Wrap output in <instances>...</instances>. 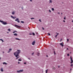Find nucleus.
<instances>
[{
  "label": "nucleus",
  "instance_id": "1",
  "mask_svg": "<svg viewBox=\"0 0 73 73\" xmlns=\"http://www.w3.org/2000/svg\"><path fill=\"white\" fill-rule=\"evenodd\" d=\"M16 52H15V53H14V56H15L16 57H17L18 56H19V54H20V53L21 52L20 50H18Z\"/></svg>",
  "mask_w": 73,
  "mask_h": 73
},
{
  "label": "nucleus",
  "instance_id": "2",
  "mask_svg": "<svg viewBox=\"0 0 73 73\" xmlns=\"http://www.w3.org/2000/svg\"><path fill=\"white\" fill-rule=\"evenodd\" d=\"M0 22L3 23V25H7V23L6 22H4L3 21H1L0 20Z\"/></svg>",
  "mask_w": 73,
  "mask_h": 73
},
{
  "label": "nucleus",
  "instance_id": "3",
  "mask_svg": "<svg viewBox=\"0 0 73 73\" xmlns=\"http://www.w3.org/2000/svg\"><path fill=\"white\" fill-rule=\"evenodd\" d=\"M15 27H16L17 28H21V27L19 26L16 25H15Z\"/></svg>",
  "mask_w": 73,
  "mask_h": 73
},
{
  "label": "nucleus",
  "instance_id": "4",
  "mask_svg": "<svg viewBox=\"0 0 73 73\" xmlns=\"http://www.w3.org/2000/svg\"><path fill=\"white\" fill-rule=\"evenodd\" d=\"M70 60H71V62H70V64H72V63H73V60H72V56H70Z\"/></svg>",
  "mask_w": 73,
  "mask_h": 73
},
{
  "label": "nucleus",
  "instance_id": "5",
  "mask_svg": "<svg viewBox=\"0 0 73 73\" xmlns=\"http://www.w3.org/2000/svg\"><path fill=\"white\" fill-rule=\"evenodd\" d=\"M23 72V70L17 71V72Z\"/></svg>",
  "mask_w": 73,
  "mask_h": 73
},
{
  "label": "nucleus",
  "instance_id": "6",
  "mask_svg": "<svg viewBox=\"0 0 73 73\" xmlns=\"http://www.w3.org/2000/svg\"><path fill=\"white\" fill-rule=\"evenodd\" d=\"M63 44H64V43H63V42H62V43L60 44V45H61L62 46H64V45H63Z\"/></svg>",
  "mask_w": 73,
  "mask_h": 73
},
{
  "label": "nucleus",
  "instance_id": "7",
  "mask_svg": "<svg viewBox=\"0 0 73 73\" xmlns=\"http://www.w3.org/2000/svg\"><path fill=\"white\" fill-rule=\"evenodd\" d=\"M35 42H36L35 41H33V42L32 43V45H34L35 44Z\"/></svg>",
  "mask_w": 73,
  "mask_h": 73
},
{
  "label": "nucleus",
  "instance_id": "8",
  "mask_svg": "<svg viewBox=\"0 0 73 73\" xmlns=\"http://www.w3.org/2000/svg\"><path fill=\"white\" fill-rule=\"evenodd\" d=\"M12 50V49L10 48L9 49V50L8 51V53H9Z\"/></svg>",
  "mask_w": 73,
  "mask_h": 73
},
{
  "label": "nucleus",
  "instance_id": "9",
  "mask_svg": "<svg viewBox=\"0 0 73 73\" xmlns=\"http://www.w3.org/2000/svg\"><path fill=\"white\" fill-rule=\"evenodd\" d=\"M19 20V19L18 18H17V19L15 20V21H17Z\"/></svg>",
  "mask_w": 73,
  "mask_h": 73
},
{
  "label": "nucleus",
  "instance_id": "10",
  "mask_svg": "<svg viewBox=\"0 0 73 73\" xmlns=\"http://www.w3.org/2000/svg\"><path fill=\"white\" fill-rule=\"evenodd\" d=\"M15 13V11H13L12 12V15H14Z\"/></svg>",
  "mask_w": 73,
  "mask_h": 73
},
{
  "label": "nucleus",
  "instance_id": "11",
  "mask_svg": "<svg viewBox=\"0 0 73 73\" xmlns=\"http://www.w3.org/2000/svg\"><path fill=\"white\" fill-rule=\"evenodd\" d=\"M14 35L15 36H17V34L16 33H15L14 34Z\"/></svg>",
  "mask_w": 73,
  "mask_h": 73
},
{
  "label": "nucleus",
  "instance_id": "12",
  "mask_svg": "<svg viewBox=\"0 0 73 73\" xmlns=\"http://www.w3.org/2000/svg\"><path fill=\"white\" fill-rule=\"evenodd\" d=\"M37 54L38 56H39V55L40 54V52H38L37 53Z\"/></svg>",
  "mask_w": 73,
  "mask_h": 73
},
{
  "label": "nucleus",
  "instance_id": "13",
  "mask_svg": "<svg viewBox=\"0 0 73 73\" xmlns=\"http://www.w3.org/2000/svg\"><path fill=\"white\" fill-rule=\"evenodd\" d=\"M1 72H3L4 70H3V68H1Z\"/></svg>",
  "mask_w": 73,
  "mask_h": 73
},
{
  "label": "nucleus",
  "instance_id": "14",
  "mask_svg": "<svg viewBox=\"0 0 73 73\" xmlns=\"http://www.w3.org/2000/svg\"><path fill=\"white\" fill-rule=\"evenodd\" d=\"M3 64H6V65H7V63H6L5 62H4L3 63Z\"/></svg>",
  "mask_w": 73,
  "mask_h": 73
},
{
  "label": "nucleus",
  "instance_id": "15",
  "mask_svg": "<svg viewBox=\"0 0 73 73\" xmlns=\"http://www.w3.org/2000/svg\"><path fill=\"white\" fill-rule=\"evenodd\" d=\"M52 3V1L51 0H50V2H49V3Z\"/></svg>",
  "mask_w": 73,
  "mask_h": 73
},
{
  "label": "nucleus",
  "instance_id": "16",
  "mask_svg": "<svg viewBox=\"0 0 73 73\" xmlns=\"http://www.w3.org/2000/svg\"><path fill=\"white\" fill-rule=\"evenodd\" d=\"M0 40H1V41H2V42H4V41L3 40L1 39H0Z\"/></svg>",
  "mask_w": 73,
  "mask_h": 73
},
{
  "label": "nucleus",
  "instance_id": "17",
  "mask_svg": "<svg viewBox=\"0 0 73 73\" xmlns=\"http://www.w3.org/2000/svg\"><path fill=\"white\" fill-rule=\"evenodd\" d=\"M48 69L45 70L46 73H48Z\"/></svg>",
  "mask_w": 73,
  "mask_h": 73
},
{
  "label": "nucleus",
  "instance_id": "18",
  "mask_svg": "<svg viewBox=\"0 0 73 73\" xmlns=\"http://www.w3.org/2000/svg\"><path fill=\"white\" fill-rule=\"evenodd\" d=\"M57 33V34L55 35V37L56 38L57 37V36H58V33Z\"/></svg>",
  "mask_w": 73,
  "mask_h": 73
},
{
  "label": "nucleus",
  "instance_id": "19",
  "mask_svg": "<svg viewBox=\"0 0 73 73\" xmlns=\"http://www.w3.org/2000/svg\"><path fill=\"white\" fill-rule=\"evenodd\" d=\"M15 40H20V39L18 38H16Z\"/></svg>",
  "mask_w": 73,
  "mask_h": 73
},
{
  "label": "nucleus",
  "instance_id": "20",
  "mask_svg": "<svg viewBox=\"0 0 73 73\" xmlns=\"http://www.w3.org/2000/svg\"><path fill=\"white\" fill-rule=\"evenodd\" d=\"M54 8H52V11H54Z\"/></svg>",
  "mask_w": 73,
  "mask_h": 73
},
{
  "label": "nucleus",
  "instance_id": "21",
  "mask_svg": "<svg viewBox=\"0 0 73 73\" xmlns=\"http://www.w3.org/2000/svg\"><path fill=\"white\" fill-rule=\"evenodd\" d=\"M8 31H9V32H11V30L9 29H8Z\"/></svg>",
  "mask_w": 73,
  "mask_h": 73
},
{
  "label": "nucleus",
  "instance_id": "22",
  "mask_svg": "<svg viewBox=\"0 0 73 73\" xmlns=\"http://www.w3.org/2000/svg\"><path fill=\"white\" fill-rule=\"evenodd\" d=\"M33 36H35V33H33Z\"/></svg>",
  "mask_w": 73,
  "mask_h": 73
},
{
  "label": "nucleus",
  "instance_id": "23",
  "mask_svg": "<svg viewBox=\"0 0 73 73\" xmlns=\"http://www.w3.org/2000/svg\"><path fill=\"white\" fill-rule=\"evenodd\" d=\"M21 23H24V22L23 21H21Z\"/></svg>",
  "mask_w": 73,
  "mask_h": 73
},
{
  "label": "nucleus",
  "instance_id": "24",
  "mask_svg": "<svg viewBox=\"0 0 73 73\" xmlns=\"http://www.w3.org/2000/svg\"><path fill=\"white\" fill-rule=\"evenodd\" d=\"M19 59L18 60V61H21V59Z\"/></svg>",
  "mask_w": 73,
  "mask_h": 73
},
{
  "label": "nucleus",
  "instance_id": "25",
  "mask_svg": "<svg viewBox=\"0 0 73 73\" xmlns=\"http://www.w3.org/2000/svg\"><path fill=\"white\" fill-rule=\"evenodd\" d=\"M52 68H53V69H54H54H56V68H55V67H53Z\"/></svg>",
  "mask_w": 73,
  "mask_h": 73
},
{
  "label": "nucleus",
  "instance_id": "26",
  "mask_svg": "<svg viewBox=\"0 0 73 73\" xmlns=\"http://www.w3.org/2000/svg\"><path fill=\"white\" fill-rule=\"evenodd\" d=\"M71 66H73V64H71Z\"/></svg>",
  "mask_w": 73,
  "mask_h": 73
},
{
  "label": "nucleus",
  "instance_id": "27",
  "mask_svg": "<svg viewBox=\"0 0 73 73\" xmlns=\"http://www.w3.org/2000/svg\"><path fill=\"white\" fill-rule=\"evenodd\" d=\"M15 32H16V31H13V33H15Z\"/></svg>",
  "mask_w": 73,
  "mask_h": 73
},
{
  "label": "nucleus",
  "instance_id": "28",
  "mask_svg": "<svg viewBox=\"0 0 73 73\" xmlns=\"http://www.w3.org/2000/svg\"><path fill=\"white\" fill-rule=\"evenodd\" d=\"M31 19L32 20V19H35V18H31Z\"/></svg>",
  "mask_w": 73,
  "mask_h": 73
},
{
  "label": "nucleus",
  "instance_id": "29",
  "mask_svg": "<svg viewBox=\"0 0 73 73\" xmlns=\"http://www.w3.org/2000/svg\"><path fill=\"white\" fill-rule=\"evenodd\" d=\"M32 34L31 33H29L30 35H32Z\"/></svg>",
  "mask_w": 73,
  "mask_h": 73
},
{
  "label": "nucleus",
  "instance_id": "30",
  "mask_svg": "<svg viewBox=\"0 0 73 73\" xmlns=\"http://www.w3.org/2000/svg\"><path fill=\"white\" fill-rule=\"evenodd\" d=\"M48 35H49V36H50V33H48Z\"/></svg>",
  "mask_w": 73,
  "mask_h": 73
},
{
  "label": "nucleus",
  "instance_id": "31",
  "mask_svg": "<svg viewBox=\"0 0 73 73\" xmlns=\"http://www.w3.org/2000/svg\"><path fill=\"white\" fill-rule=\"evenodd\" d=\"M19 57H17V58H16V60H17V58H19Z\"/></svg>",
  "mask_w": 73,
  "mask_h": 73
},
{
  "label": "nucleus",
  "instance_id": "32",
  "mask_svg": "<svg viewBox=\"0 0 73 73\" xmlns=\"http://www.w3.org/2000/svg\"><path fill=\"white\" fill-rule=\"evenodd\" d=\"M17 22L18 23H20V21H17Z\"/></svg>",
  "mask_w": 73,
  "mask_h": 73
},
{
  "label": "nucleus",
  "instance_id": "33",
  "mask_svg": "<svg viewBox=\"0 0 73 73\" xmlns=\"http://www.w3.org/2000/svg\"><path fill=\"white\" fill-rule=\"evenodd\" d=\"M64 20H65V19H66V18H65V17H64Z\"/></svg>",
  "mask_w": 73,
  "mask_h": 73
},
{
  "label": "nucleus",
  "instance_id": "34",
  "mask_svg": "<svg viewBox=\"0 0 73 73\" xmlns=\"http://www.w3.org/2000/svg\"><path fill=\"white\" fill-rule=\"evenodd\" d=\"M32 54V55H33V54H34V52Z\"/></svg>",
  "mask_w": 73,
  "mask_h": 73
},
{
  "label": "nucleus",
  "instance_id": "35",
  "mask_svg": "<svg viewBox=\"0 0 73 73\" xmlns=\"http://www.w3.org/2000/svg\"><path fill=\"white\" fill-rule=\"evenodd\" d=\"M67 56H69V54H68Z\"/></svg>",
  "mask_w": 73,
  "mask_h": 73
},
{
  "label": "nucleus",
  "instance_id": "36",
  "mask_svg": "<svg viewBox=\"0 0 73 73\" xmlns=\"http://www.w3.org/2000/svg\"><path fill=\"white\" fill-rule=\"evenodd\" d=\"M39 21H40V22H41V20H40V19L39 20Z\"/></svg>",
  "mask_w": 73,
  "mask_h": 73
},
{
  "label": "nucleus",
  "instance_id": "37",
  "mask_svg": "<svg viewBox=\"0 0 73 73\" xmlns=\"http://www.w3.org/2000/svg\"><path fill=\"white\" fill-rule=\"evenodd\" d=\"M69 39H67V41L68 42L69 41Z\"/></svg>",
  "mask_w": 73,
  "mask_h": 73
},
{
  "label": "nucleus",
  "instance_id": "38",
  "mask_svg": "<svg viewBox=\"0 0 73 73\" xmlns=\"http://www.w3.org/2000/svg\"><path fill=\"white\" fill-rule=\"evenodd\" d=\"M11 17H12V18H13V17L12 16H11Z\"/></svg>",
  "mask_w": 73,
  "mask_h": 73
},
{
  "label": "nucleus",
  "instance_id": "39",
  "mask_svg": "<svg viewBox=\"0 0 73 73\" xmlns=\"http://www.w3.org/2000/svg\"><path fill=\"white\" fill-rule=\"evenodd\" d=\"M49 12H51V11H50V10H49Z\"/></svg>",
  "mask_w": 73,
  "mask_h": 73
},
{
  "label": "nucleus",
  "instance_id": "40",
  "mask_svg": "<svg viewBox=\"0 0 73 73\" xmlns=\"http://www.w3.org/2000/svg\"><path fill=\"white\" fill-rule=\"evenodd\" d=\"M54 54H56V53L55 52V51H54Z\"/></svg>",
  "mask_w": 73,
  "mask_h": 73
},
{
  "label": "nucleus",
  "instance_id": "41",
  "mask_svg": "<svg viewBox=\"0 0 73 73\" xmlns=\"http://www.w3.org/2000/svg\"><path fill=\"white\" fill-rule=\"evenodd\" d=\"M63 22H64V23H65V21L64 20H63Z\"/></svg>",
  "mask_w": 73,
  "mask_h": 73
},
{
  "label": "nucleus",
  "instance_id": "42",
  "mask_svg": "<svg viewBox=\"0 0 73 73\" xmlns=\"http://www.w3.org/2000/svg\"><path fill=\"white\" fill-rule=\"evenodd\" d=\"M42 29H43V30H44V28L43 27H42Z\"/></svg>",
  "mask_w": 73,
  "mask_h": 73
},
{
  "label": "nucleus",
  "instance_id": "43",
  "mask_svg": "<svg viewBox=\"0 0 73 73\" xmlns=\"http://www.w3.org/2000/svg\"><path fill=\"white\" fill-rule=\"evenodd\" d=\"M30 1H32V0H30Z\"/></svg>",
  "mask_w": 73,
  "mask_h": 73
},
{
  "label": "nucleus",
  "instance_id": "44",
  "mask_svg": "<svg viewBox=\"0 0 73 73\" xmlns=\"http://www.w3.org/2000/svg\"><path fill=\"white\" fill-rule=\"evenodd\" d=\"M24 64H26V62H25V63H24Z\"/></svg>",
  "mask_w": 73,
  "mask_h": 73
},
{
  "label": "nucleus",
  "instance_id": "45",
  "mask_svg": "<svg viewBox=\"0 0 73 73\" xmlns=\"http://www.w3.org/2000/svg\"><path fill=\"white\" fill-rule=\"evenodd\" d=\"M13 19H15V17H13Z\"/></svg>",
  "mask_w": 73,
  "mask_h": 73
},
{
  "label": "nucleus",
  "instance_id": "46",
  "mask_svg": "<svg viewBox=\"0 0 73 73\" xmlns=\"http://www.w3.org/2000/svg\"><path fill=\"white\" fill-rule=\"evenodd\" d=\"M67 50H69V49H68V48H67Z\"/></svg>",
  "mask_w": 73,
  "mask_h": 73
},
{
  "label": "nucleus",
  "instance_id": "47",
  "mask_svg": "<svg viewBox=\"0 0 73 73\" xmlns=\"http://www.w3.org/2000/svg\"><path fill=\"white\" fill-rule=\"evenodd\" d=\"M18 64H20V62H18Z\"/></svg>",
  "mask_w": 73,
  "mask_h": 73
},
{
  "label": "nucleus",
  "instance_id": "48",
  "mask_svg": "<svg viewBox=\"0 0 73 73\" xmlns=\"http://www.w3.org/2000/svg\"><path fill=\"white\" fill-rule=\"evenodd\" d=\"M58 68H60V66H58Z\"/></svg>",
  "mask_w": 73,
  "mask_h": 73
},
{
  "label": "nucleus",
  "instance_id": "49",
  "mask_svg": "<svg viewBox=\"0 0 73 73\" xmlns=\"http://www.w3.org/2000/svg\"><path fill=\"white\" fill-rule=\"evenodd\" d=\"M58 14H60V13L58 12Z\"/></svg>",
  "mask_w": 73,
  "mask_h": 73
},
{
  "label": "nucleus",
  "instance_id": "50",
  "mask_svg": "<svg viewBox=\"0 0 73 73\" xmlns=\"http://www.w3.org/2000/svg\"><path fill=\"white\" fill-rule=\"evenodd\" d=\"M46 57H48V55H46Z\"/></svg>",
  "mask_w": 73,
  "mask_h": 73
},
{
  "label": "nucleus",
  "instance_id": "51",
  "mask_svg": "<svg viewBox=\"0 0 73 73\" xmlns=\"http://www.w3.org/2000/svg\"><path fill=\"white\" fill-rule=\"evenodd\" d=\"M70 70H71H71H72V68H71V69H70Z\"/></svg>",
  "mask_w": 73,
  "mask_h": 73
},
{
  "label": "nucleus",
  "instance_id": "52",
  "mask_svg": "<svg viewBox=\"0 0 73 73\" xmlns=\"http://www.w3.org/2000/svg\"><path fill=\"white\" fill-rule=\"evenodd\" d=\"M62 40V39H61V40H60V41H61Z\"/></svg>",
  "mask_w": 73,
  "mask_h": 73
},
{
  "label": "nucleus",
  "instance_id": "53",
  "mask_svg": "<svg viewBox=\"0 0 73 73\" xmlns=\"http://www.w3.org/2000/svg\"><path fill=\"white\" fill-rule=\"evenodd\" d=\"M72 22L73 23V20L72 21Z\"/></svg>",
  "mask_w": 73,
  "mask_h": 73
},
{
  "label": "nucleus",
  "instance_id": "54",
  "mask_svg": "<svg viewBox=\"0 0 73 73\" xmlns=\"http://www.w3.org/2000/svg\"><path fill=\"white\" fill-rule=\"evenodd\" d=\"M22 9H23V8H22Z\"/></svg>",
  "mask_w": 73,
  "mask_h": 73
},
{
  "label": "nucleus",
  "instance_id": "55",
  "mask_svg": "<svg viewBox=\"0 0 73 73\" xmlns=\"http://www.w3.org/2000/svg\"><path fill=\"white\" fill-rule=\"evenodd\" d=\"M28 59H29V60H30V58H28Z\"/></svg>",
  "mask_w": 73,
  "mask_h": 73
},
{
  "label": "nucleus",
  "instance_id": "56",
  "mask_svg": "<svg viewBox=\"0 0 73 73\" xmlns=\"http://www.w3.org/2000/svg\"><path fill=\"white\" fill-rule=\"evenodd\" d=\"M1 60V58L0 57V60Z\"/></svg>",
  "mask_w": 73,
  "mask_h": 73
},
{
  "label": "nucleus",
  "instance_id": "57",
  "mask_svg": "<svg viewBox=\"0 0 73 73\" xmlns=\"http://www.w3.org/2000/svg\"><path fill=\"white\" fill-rule=\"evenodd\" d=\"M61 14H62V13H61Z\"/></svg>",
  "mask_w": 73,
  "mask_h": 73
},
{
  "label": "nucleus",
  "instance_id": "58",
  "mask_svg": "<svg viewBox=\"0 0 73 73\" xmlns=\"http://www.w3.org/2000/svg\"><path fill=\"white\" fill-rule=\"evenodd\" d=\"M9 33V32H7V33Z\"/></svg>",
  "mask_w": 73,
  "mask_h": 73
},
{
  "label": "nucleus",
  "instance_id": "59",
  "mask_svg": "<svg viewBox=\"0 0 73 73\" xmlns=\"http://www.w3.org/2000/svg\"><path fill=\"white\" fill-rule=\"evenodd\" d=\"M3 53H4V52H3Z\"/></svg>",
  "mask_w": 73,
  "mask_h": 73
},
{
  "label": "nucleus",
  "instance_id": "60",
  "mask_svg": "<svg viewBox=\"0 0 73 73\" xmlns=\"http://www.w3.org/2000/svg\"><path fill=\"white\" fill-rule=\"evenodd\" d=\"M70 54L71 53V52H70Z\"/></svg>",
  "mask_w": 73,
  "mask_h": 73
},
{
  "label": "nucleus",
  "instance_id": "61",
  "mask_svg": "<svg viewBox=\"0 0 73 73\" xmlns=\"http://www.w3.org/2000/svg\"><path fill=\"white\" fill-rule=\"evenodd\" d=\"M36 34H37V33H36Z\"/></svg>",
  "mask_w": 73,
  "mask_h": 73
}]
</instances>
